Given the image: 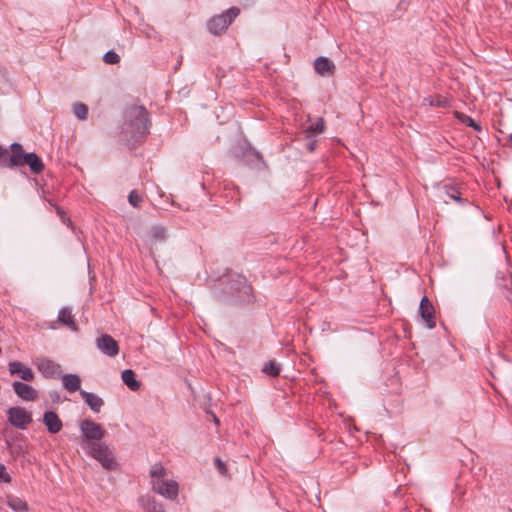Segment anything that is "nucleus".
Segmentation results:
<instances>
[{
  "mask_svg": "<svg viewBox=\"0 0 512 512\" xmlns=\"http://www.w3.org/2000/svg\"><path fill=\"white\" fill-rule=\"evenodd\" d=\"M84 449L86 454L98 461L104 469L116 470L118 468L114 454L106 443H94L89 447H84Z\"/></svg>",
  "mask_w": 512,
  "mask_h": 512,
  "instance_id": "1",
  "label": "nucleus"
},
{
  "mask_svg": "<svg viewBox=\"0 0 512 512\" xmlns=\"http://www.w3.org/2000/svg\"><path fill=\"white\" fill-rule=\"evenodd\" d=\"M239 12L238 8L232 7L225 13L212 17L207 23L208 30L214 35L222 34L239 15Z\"/></svg>",
  "mask_w": 512,
  "mask_h": 512,
  "instance_id": "2",
  "label": "nucleus"
},
{
  "mask_svg": "<svg viewBox=\"0 0 512 512\" xmlns=\"http://www.w3.org/2000/svg\"><path fill=\"white\" fill-rule=\"evenodd\" d=\"M79 428L81 431V439L86 444L85 447L101 442V439L104 437V431L101 426L88 419L81 421Z\"/></svg>",
  "mask_w": 512,
  "mask_h": 512,
  "instance_id": "3",
  "label": "nucleus"
},
{
  "mask_svg": "<svg viewBox=\"0 0 512 512\" xmlns=\"http://www.w3.org/2000/svg\"><path fill=\"white\" fill-rule=\"evenodd\" d=\"M126 119L138 132L144 133L148 129L147 111L143 106H131L125 112Z\"/></svg>",
  "mask_w": 512,
  "mask_h": 512,
  "instance_id": "4",
  "label": "nucleus"
},
{
  "mask_svg": "<svg viewBox=\"0 0 512 512\" xmlns=\"http://www.w3.org/2000/svg\"><path fill=\"white\" fill-rule=\"evenodd\" d=\"M156 494L168 499L175 500L179 494V484L177 481L173 479H167L163 482L155 483V490H153Z\"/></svg>",
  "mask_w": 512,
  "mask_h": 512,
  "instance_id": "5",
  "label": "nucleus"
},
{
  "mask_svg": "<svg viewBox=\"0 0 512 512\" xmlns=\"http://www.w3.org/2000/svg\"><path fill=\"white\" fill-rule=\"evenodd\" d=\"M35 365L39 372L46 378H54L61 374L60 364L47 357L37 358Z\"/></svg>",
  "mask_w": 512,
  "mask_h": 512,
  "instance_id": "6",
  "label": "nucleus"
},
{
  "mask_svg": "<svg viewBox=\"0 0 512 512\" xmlns=\"http://www.w3.org/2000/svg\"><path fill=\"white\" fill-rule=\"evenodd\" d=\"M97 348L109 357H115L119 352L118 343L108 334H103L96 339Z\"/></svg>",
  "mask_w": 512,
  "mask_h": 512,
  "instance_id": "7",
  "label": "nucleus"
},
{
  "mask_svg": "<svg viewBox=\"0 0 512 512\" xmlns=\"http://www.w3.org/2000/svg\"><path fill=\"white\" fill-rule=\"evenodd\" d=\"M8 370L11 375H17L24 381H33L35 374L32 369L20 361H12L8 364Z\"/></svg>",
  "mask_w": 512,
  "mask_h": 512,
  "instance_id": "8",
  "label": "nucleus"
},
{
  "mask_svg": "<svg viewBox=\"0 0 512 512\" xmlns=\"http://www.w3.org/2000/svg\"><path fill=\"white\" fill-rule=\"evenodd\" d=\"M420 314L428 328L433 329L435 327L434 307L426 296L420 302Z\"/></svg>",
  "mask_w": 512,
  "mask_h": 512,
  "instance_id": "9",
  "label": "nucleus"
},
{
  "mask_svg": "<svg viewBox=\"0 0 512 512\" xmlns=\"http://www.w3.org/2000/svg\"><path fill=\"white\" fill-rule=\"evenodd\" d=\"M12 386L15 393L23 400H35L38 396L37 391L32 386L23 382L15 381Z\"/></svg>",
  "mask_w": 512,
  "mask_h": 512,
  "instance_id": "10",
  "label": "nucleus"
},
{
  "mask_svg": "<svg viewBox=\"0 0 512 512\" xmlns=\"http://www.w3.org/2000/svg\"><path fill=\"white\" fill-rule=\"evenodd\" d=\"M168 472L161 463H155L151 466L149 471L151 489L155 490V483L166 481Z\"/></svg>",
  "mask_w": 512,
  "mask_h": 512,
  "instance_id": "11",
  "label": "nucleus"
},
{
  "mask_svg": "<svg viewBox=\"0 0 512 512\" xmlns=\"http://www.w3.org/2000/svg\"><path fill=\"white\" fill-rule=\"evenodd\" d=\"M27 154L24 152L21 144L13 143L11 145V154L9 153V168L23 165Z\"/></svg>",
  "mask_w": 512,
  "mask_h": 512,
  "instance_id": "12",
  "label": "nucleus"
},
{
  "mask_svg": "<svg viewBox=\"0 0 512 512\" xmlns=\"http://www.w3.org/2000/svg\"><path fill=\"white\" fill-rule=\"evenodd\" d=\"M314 68L320 75H333L335 65L332 61L325 57H318L314 62Z\"/></svg>",
  "mask_w": 512,
  "mask_h": 512,
  "instance_id": "13",
  "label": "nucleus"
},
{
  "mask_svg": "<svg viewBox=\"0 0 512 512\" xmlns=\"http://www.w3.org/2000/svg\"><path fill=\"white\" fill-rule=\"evenodd\" d=\"M139 503L145 512H164L162 503L152 496H141Z\"/></svg>",
  "mask_w": 512,
  "mask_h": 512,
  "instance_id": "14",
  "label": "nucleus"
},
{
  "mask_svg": "<svg viewBox=\"0 0 512 512\" xmlns=\"http://www.w3.org/2000/svg\"><path fill=\"white\" fill-rule=\"evenodd\" d=\"M81 396L94 413H100L104 401L98 395L82 391Z\"/></svg>",
  "mask_w": 512,
  "mask_h": 512,
  "instance_id": "15",
  "label": "nucleus"
},
{
  "mask_svg": "<svg viewBox=\"0 0 512 512\" xmlns=\"http://www.w3.org/2000/svg\"><path fill=\"white\" fill-rule=\"evenodd\" d=\"M166 238V231L165 228L161 226H153L149 231V239H150V248L152 254H154V247L156 246L157 242H162Z\"/></svg>",
  "mask_w": 512,
  "mask_h": 512,
  "instance_id": "16",
  "label": "nucleus"
},
{
  "mask_svg": "<svg viewBox=\"0 0 512 512\" xmlns=\"http://www.w3.org/2000/svg\"><path fill=\"white\" fill-rule=\"evenodd\" d=\"M64 388L69 392H76L80 388L81 379L76 374H65L61 377Z\"/></svg>",
  "mask_w": 512,
  "mask_h": 512,
  "instance_id": "17",
  "label": "nucleus"
},
{
  "mask_svg": "<svg viewBox=\"0 0 512 512\" xmlns=\"http://www.w3.org/2000/svg\"><path fill=\"white\" fill-rule=\"evenodd\" d=\"M122 380L125 385L132 391L139 390L141 383L136 379V375L133 370L126 369L122 372Z\"/></svg>",
  "mask_w": 512,
  "mask_h": 512,
  "instance_id": "18",
  "label": "nucleus"
},
{
  "mask_svg": "<svg viewBox=\"0 0 512 512\" xmlns=\"http://www.w3.org/2000/svg\"><path fill=\"white\" fill-rule=\"evenodd\" d=\"M24 164H27L34 173H40L44 169L43 162L35 153L27 154L23 161Z\"/></svg>",
  "mask_w": 512,
  "mask_h": 512,
  "instance_id": "19",
  "label": "nucleus"
},
{
  "mask_svg": "<svg viewBox=\"0 0 512 512\" xmlns=\"http://www.w3.org/2000/svg\"><path fill=\"white\" fill-rule=\"evenodd\" d=\"M58 321L62 324L68 326L72 330L76 331L77 327L73 319V315L71 313V310L69 308H63L60 310L58 315Z\"/></svg>",
  "mask_w": 512,
  "mask_h": 512,
  "instance_id": "20",
  "label": "nucleus"
},
{
  "mask_svg": "<svg viewBox=\"0 0 512 512\" xmlns=\"http://www.w3.org/2000/svg\"><path fill=\"white\" fill-rule=\"evenodd\" d=\"M7 505L16 512H22L28 510V503L19 497H9Z\"/></svg>",
  "mask_w": 512,
  "mask_h": 512,
  "instance_id": "21",
  "label": "nucleus"
},
{
  "mask_svg": "<svg viewBox=\"0 0 512 512\" xmlns=\"http://www.w3.org/2000/svg\"><path fill=\"white\" fill-rule=\"evenodd\" d=\"M47 429L51 433H57L62 428L61 418H42Z\"/></svg>",
  "mask_w": 512,
  "mask_h": 512,
  "instance_id": "22",
  "label": "nucleus"
},
{
  "mask_svg": "<svg viewBox=\"0 0 512 512\" xmlns=\"http://www.w3.org/2000/svg\"><path fill=\"white\" fill-rule=\"evenodd\" d=\"M325 130V121L323 118H319L315 124H312L308 126L304 131L303 134H320L323 133Z\"/></svg>",
  "mask_w": 512,
  "mask_h": 512,
  "instance_id": "23",
  "label": "nucleus"
},
{
  "mask_svg": "<svg viewBox=\"0 0 512 512\" xmlns=\"http://www.w3.org/2000/svg\"><path fill=\"white\" fill-rule=\"evenodd\" d=\"M456 117L463 124H466L467 126L472 127L476 131H481V126L477 122H475L471 117H469L468 115H465L463 113L457 112L456 113Z\"/></svg>",
  "mask_w": 512,
  "mask_h": 512,
  "instance_id": "24",
  "label": "nucleus"
},
{
  "mask_svg": "<svg viewBox=\"0 0 512 512\" xmlns=\"http://www.w3.org/2000/svg\"><path fill=\"white\" fill-rule=\"evenodd\" d=\"M262 371L267 375L277 376L280 372V367L276 361L270 360L263 366Z\"/></svg>",
  "mask_w": 512,
  "mask_h": 512,
  "instance_id": "25",
  "label": "nucleus"
},
{
  "mask_svg": "<svg viewBox=\"0 0 512 512\" xmlns=\"http://www.w3.org/2000/svg\"><path fill=\"white\" fill-rule=\"evenodd\" d=\"M75 116L80 120H85L88 114V107L83 103H76L73 106Z\"/></svg>",
  "mask_w": 512,
  "mask_h": 512,
  "instance_id": "26",
  "label": "nucleus"
},
{
  "mask_svg": "<svg viewBox=\"0 0 512 512\" xmlns=\"http://www.w3.org/2000/svg\"><path fill=\"white\" fill-rule=\"evenodd\" d=\"M8 420L12 426L24 430L31 423L32 418H8Z\"/></svg>",
  "mask_w": 512,
  "mask_h": 512,
  "instance_id": "27",
  "label": "nucleus"
},
{
  "mask_svg": "<svg viewBox=\"0 0 512 512\" xmlns=\"http://www.w3.org/2000/svg\"><path fill=\"white\" fill-rule=\"evenodd\" d=\"M444 193H445V196L442 197L444 203H448V201L445 198L446 196L453 200L461 202L460 194L455 189H453L451 187H445Z\"/></svg>",
  "mask_w": 512,
  "mask_h": 512,
  "instance_id": "28",
  "label": "nucleus"
},
{
  "mask_svg": "<svg viewBox=\"0 0 512 512\" xmlns=\"http://www.w3.org/2000/svg\"><path fill=\"white\" fill-rule=\"evenodd\" d=\"M303 140L306 142V148L309 152H313L316 149L317 140L309 134H303Z\"/></svg>",
  "mask_w": 512,
  "mask_h": 512,
  "instance_id": "29",
  "label": "nucleus"
},
{
  "mask_svg": "<svg viewBox=\"0 0 512 512\" xmlns=\"http://www.w3.org/2000/svg\"><path fill=\"white\" fill-rule=\"evenodd\" d=\"M128 201L133 207H139L142 202V197L136 190H132L128 196Z\"/></svg>",
  "mask_w": 512,
  "mask_h": 512,
  "instance_id": "30",
  "label": "nucleus"
},
{
  "mask_svg": "<svg viewBox=\"0 0 512 512\" xmlns=\"http://www.w3.org/2000/svg\"><path fill=\"white\" fill-rule=\"evenodd\" d=\"M104 62L107 64H116L120 61V57L114 51H108L103 58Z\"/></svg>",
  "mask_w": 512,
  "mask_h": 512,
  "instance_id": "31",
  "label": "nucleus"
},
{
  "mask_svg": "<svg viewBox=\"0 0 512 512\" xmlns=\"http://www.w3.org/2000/svg\"><path fill=\"white\" fill-rule=\"evenodd\" d=\"M0 166L9 167V151L0 146Z\"/></svg>",
  "mask_w": 512,
  "mask_h": 512,
  "instance_id": "32",
  "label": "nucleus"
},
{
  "mask_svg": "<svg viewBox=\"0 0 512 512\" xmlns=\"http://www.w3.org/2000/svg\"><path fill=\"white\" fill-rule=\"evenodd\" d=\"M214 464H215L216 469L218 470V472L221 475H223V476L227 475V466H226L225 462H223L220 458H215Z\"/></svg>",
  "mask_w": 512,
  "mask_h": 512,
  "instance_id": "33",
  "label": "nucleus"
},
{
  "mask_svg": "<svg viewBox=\"0 0 512 512\" xmlns=\"http://www.w3.org/2000/svg\"><path fill=\"white\" fill-rule=\"evenodd\" d=\"M11 482V476L7 473L5 465L0 463V483Z\"/></svg>",
  "mask_w": 512,
  "mask_h": 512,
  "instance_id": "34",
  "label": "nucleus"
},
{
  "mask_svg": "<svg viewBox=\"0 0 512 512\" xmlns=\"http://www.w3.org/2000/svg\"><path fill=\"white\" fill-rule=\"evenodd\" d=\"M9 416L14 417V416H25V415H24V412L21 409H19V408H11L9 410Z\"/></svg>",
  "mask_w": 512,
  "mask_h": 512,
  "instance_id": "35",
  "label": "nucleus"
},
{
  "mask_svg": "<svg viewBox=\"0 0 512 512\" xmlns=\"http://www.w3.org/2000/svg\"><path fill=\"white\" fill-rule=\"evenodd\" d=\"M43 416L50 417V416H56V415L54 414V412L48 411V412H45V414Z\"/></svg>",
  "mask_w": 512,
  "mask_h": 512,
  "instance_id": "36",
  "label": "nucleus"
},
{
  "mask_svg": "<svg viewBox=\"0 0 512 512\" xmlns=\"http://www.w3.org/2000/svg\"><path fill=\"white\" fill-rule=\"evenodd\" d=\"M212 419H213V421H214L216 426H218L220 424V418L215 417V418H212Z\"/></svg>",
  "mask_w": 512,
  "mask_h": 512,
  "instance_id": "37",
  "label": "nucleus"
},
{
  "mask_svg": "<svg viewBox=\"0 0 512 512\" xmlns=\"http://www.w3.org/2000/svg\"><path fill=\"white\" fill-rule=\"evenodd\" d=\"M155 264L157 265L158 270L161 272V269H160V267H159V264H158V261H157V260L155 261Z\"/></svg>",
  "mask_w": 512,
  "mask_h": 512,
  "instance_id": "38",
  "label": "nucleus"
},
{
  "mask_svg": "<svg viewBox=\"0 0 512 512\" xmlns=\"http://www.w3.org/2000/svg\"><path fill=\"white\" fill-rule=\"evenodd\" d=\"M510 139L512 140V134L510 135Z\"/></svg>",
  "mask_w": 512,
  "mask_h": 512,
  "instance_id": "39",
  "label": "nucleus"
}]
</instances>
